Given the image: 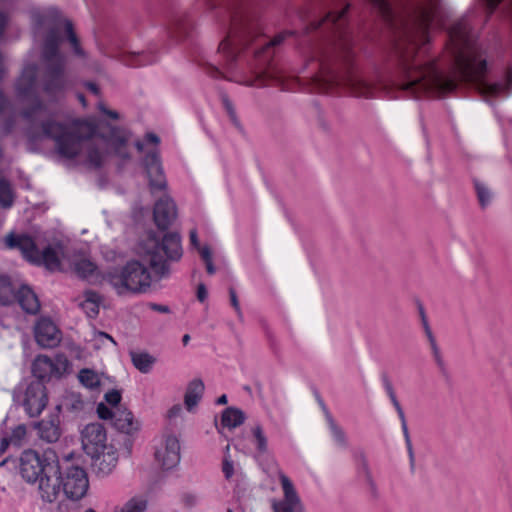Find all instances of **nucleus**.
<instances>
[{
  "label": "nucleus",
  "mask_w": 512,
  "mask_h": 512,
  "mask_svg": "<svg viewBox=\"0 0 512 512\" xmlns=\"http://www.w3.org/2000/svg\"><path fill=\"white\" fill-rule=\"evenodd\" d=\"M244 420V413L237 408L229 407L225 409L222 413V425L229 429H233L240 426L241 424H243Z\"/></svg>",
  "instance_id": "nucleus-26"
},
{
  "label": "nucleus",
  "mask_w": 512,
  "mask_h": 512,
  "mask_svg": "<svg viewBox=\"0 0 512 512\" xmlns=\"http://www.w3.org/2000/svg\"><path fill=\"white\" fill-rule=\"evenodd\" d=\"M16 299L15 288L7 276H0V304L9 305Z\"/></svg>",
  "instance_id": "nucleus-27"
},
{
  "label": "nucleus",
  "mask_w": 512,
  "mask_h": 512,
  "mask_svg": "<svg viewBox=\"0 0 512 512\" xmlns=\"http://www.w3.org/2000/svg\"><path fill=\"white\" fill-rule=\"evenodd\" d=\"M36 429L40 438L50 443L57 441L60 436L59 426L52 420H41Z\"/></svg>",
  "instance_id": "nucleus-25"
},
{
  "label": "nucleus",
  "mask_w": 512,
  "mask_h": 512,
  "mask_svg": "<svg viewBox=\"0 0 512 512\" xmlns=\"http://www.w3.org/2000/svg\"><path fill=\"white\" fill-rule=\"evenodd\" d=\"M223 103H224V106H225V109L227 111V113L229 114V117L231 119V121L236 125L238 126L239 125V122H238V119L236 117V113H235V110L233 108V105L231 104V102L228 100V99H224L223 100Z\"/></svg>",
  "instance_id": "nucleus-47"
},
{
  "label": "nucleus",
  "mask_w": 512,
  "mask_h": 512,
  "mask_svg": "<svg viewBox=\"0 0 512 512\" xmlns=\"http://www.w3.org/2000/svg\"><path fill=\"white\" fill-rule=\"evenodd\" d=\"M162 250L167 258L178 261L183 255L181 238L177 233H167L162 240Z\"/></svg>",
  "instance_id": "nucleus-22"
},
{
  "label": "nucleus",
  "mask_w": 512,
  "mask_h": 512,
  "mask_svg": "<svg viewBox=\"0 0 512 512\" xmlns=\"http://www.w3.org/2000/svg\"><path fill=\"white\" fill-rule=\"evenodd\" d=\"M252 432L256 440L257 450L260 453H265L267 451V438L263 432L262 427L257 425L253 428Z\"/></svg>",
  "instance_id": "nucleus-39"
},
{
  "label": "nucleus",
  "mask_w": 512,
  "mask_h": 512,
  "mask_svg": "<svg viewBox=\"0 0 512 512\" xmlns=\"http://www.w3.org/2000/svg\"><path fill=\"white\" fill-rule=\"evenodd\" d=\"M14 195L8 181L0 178V206L10 208L13 205Z\"/></svg>",
  "instance_id": "nucleus-32"
},
{
  "label": "nucleus",
  "mask_w": 512,
  "mask_h": 512,
  "mask_svg": "<svg viewBox=\"0 0 512 512\" xmlns=\"http://www.w3.org/2000/svg\"><path fill=\"white\" fill-rule=\"evenodd\" d=\"M229 293L232 306L237 311V313L240 314V305L237 299L236 292L234 291V289H230Z\"/></svg>",
  "instance_id": "nucleus-54"
},
{
  "label": "nucleus",
  "mask_w": 512,
  "mask_h": 512,
  "mask_svg": "<svg viewBox=\"0 0 512 512\" xmlns=\"http://www.w3.org/2000/svg\"><path fill=\"white\" fill-rule=\"evenodd\" d=\"M148 501L145 497L137 496L129 499L124 505L116 509V512H145Z\"/></svg>",
  "instance_id": "nucleus-30"
},
{
  "label": "nucleus",
  "mask_w": 512,
  "mask_h": 512,
  "mask_svg": "<svg viewBox=\"0 0 512 512\" xmlns=\"http://www.w3.org/2000/svg\"><path fill=\"white\" fill-rule=\"evenodd\" d=\"M313 81L321 92L328 91L334 85H341L359 97H371L374 93L373 86L356 70H349L344 76L338 77L322 68L321 73L315 76Z\"/></svg>",
  "instance_id": "nucleus-5"
},
{
  "label": "nucleus",
  "mask_w": 512,
  "mask_h": 512,
  "mask_svg": "<svg viewBox=\"0 0 512 512\" xmlns=\"http://www.w3.org/2000/svg\"><path fill=\"white\" fill-rule=\"evenodd\" d=\"M180 442L175 435H166L156 446L155 459L164 470L175 468L181 459Z\"/></svg>",
  "instance_id": "nucleus-11"
},
{
  "label": "nucleus",
  "mask_w": 512,
  "mask_h": 512,
  "mask_svg": "<svg viewBox=\"0 0 512 512\" xmlns=\"http://www.w3.org/2000/svg\"><path fill=\"white\" fill-rule=\"evenodd\" d=\"M63 27H64V29L66 31L68 40L71 43V45H72V47L74 49L75 54L83 55V51L81 50V48L79 46L76 34L73 31L72 22L70 20H67V19L63 20Z\"/></svg>",
  "instance_id": "nucleus-36"
},
{
  "label": "nucleus",
  "mask_w": 512,
  "mask_h": 512,
  "mask_svg": "<svg viewBox=\"0 0 512 512\" xmlns=\"http://www.w3.org/2000/svg\"><path fill=\"white\" fill-rule=\"evenodd\" d=\"M5 243L11 249H19L23 257L34 265L44 266L49 271H58L61 268L59 255L62 252V247L60 244L46 245L40 250L39 246L43 243L39 235L32 237L27 234L14 233L6 236Z\"/></svg>",
  "instance_id": "nucleus-4"
},
{
  "label": "nucleus",
  "mask_w": 512,
  "mask_h": 512,
  "mask_svg": "<svg viewBox=\"0 0 512 512\" xmlns=\"http://www.w3.org/2000/svg\"><path fill=\"white\" fill-rule=\"evenodd\" d=\"M437 14V0H424L418 8L412 26L406 32L407 43L401 52V77L395 86L415 95L427 93L441 96L453 91L459 81H464L485 96L507 95L511 75L499 82L487 79L486 59L466 18L458 20L449 30L451 68L444 70L438 60L429 55V28Z\"/></svg>",
  "instance_id": "nucleus-2"
},
{
  "label": "nucleus",
  "mask_w": 512,
  "mask_h": 512,
  "mask_svg": "<svg viewBox=\"0 0 512 512\" xmlns=\"http://www.w3.org/2000/svg\"><path fill=\"white\" fill-rule=\"evenodd\" d=\"M181 411V408L180 406H175L173 407L171 410H170V416H173L175 415L176 413L180 412Z\"/></svg>",
  "instance_id": "nucleus-63"
},
{
  "label": "nucleus",
  "mask_w": 512,
  "mask_h": 512,
  "mask_svg": "<svg viewBox=\"0 0 512 512\" xmlns=\"http://www.w3.org/2000/svg\"><path fill=\"white\" fill-rule=\"evenodd\" d=\"M61 40L58 23H55L46 36L39 64H26L16 80L15 101L20 112L11 113L0 123L1 132H12L19 119L25 125L24 134L31 150L38 142L49 138L55 141L57 152L67 159H73L86 150L88 162L95 167H99L109 155L127 160L129 133L125 129L103 122L77 121L66 126L46 121L41 123L40 131H36L45 112L39 99L40 91L48 98H54L61 94L65 86V61L58 51Z\"/></svg>",
  "instance_id": "nucleus-1"
},
{
  "label": "nucleus",
  "mask_w": 512,
  "mask_h": 512,
  "mask_svg": "<svg viewBox=\"0 0 512 512\" xmlns=\"http://www.w3.org/2000/svg\"><path fill=\"white\" fill-rule=\"evenodd\" d=\"M9 106L10 105L8 100L6 99L3 92L0 91V116L8 111Z\"/></svg>",
  "instance_id": "nucleus-53"
},
{
  "label": "nucleus",
  "mask_w": 512,
  "mask_h": 512,
  "mask_svg": "<svg viewBox=\"0 0 512 512\" xmlns=\"http://www.w3.org/2000/svg\"><path fill=\"white\" fill-rule=\"evenodd\" d=\"M397 411V414L401 420V427H402V430H403V433H404V436H405V439H406V443H407V446H408V451H409V454H410V458L412 459L413 458V452H412V445H411V441H410V437H409V432H408V427H407V422H406V418H405V414H404V411L402 409V407L400 408V410H396Z\"/></svg>",
  "instance_id": "nucleus-41"
},
{
  "label": "nucleus",
  "mask_w": 512,
  "mask_h": 512,
  "mask_svg": "<svg viewBox=\"0 0 512 512\" xmlns=\"http://www.w3.org/2000/svg\"><path fill=\"white\" fill-rule=\"evenodd\" d=\"M501 3H505L512 13V0H486V6L489 13H492Z\"/></svg>",
  "instance_id": "nucleus-46"
},
{
  "label": "nucleus",
  "mask_w": 512,
  "mask_h": 512,
  "mask_svg": "<svg viewBox=\"0 0 512 512\" xmlns=\"http://www.w3.org/2000/svg\"><path fill=\"white\" fill-rule=\"evenodd\" d=\"M146 141L149 142V143H152L154 144L155 146H157L160 142V139L157 135H155L154 133H148L146 134Z\"/></svg>",
  "instance_id": "nucleus-58"
},
{
  "label": "nucleus",
  "mask_w": 512,
  "mask_h": 512,
  "mask_svg": "<svg viewBox=\"0 0 512 512\" xmlns=\"http://www.w3.org/2000/svg\"><path fill=\"white\" fill-rule=\"evenodd\" d=\"M6 23H7L6 15L0 12V38L2 37V35L4 33Z\"/></svg>",
  "instance_id": "nucleus-59"
},
{
  "label": "nucleus",
  "mask_w": 512,
  "mask_h": 512,
  "mask_svg": "<svg viewBox=\"0 0 512 512\" xmlns=\"http://www.w3.org/2000/svg\"><path fill=\"white\" fill-rule=\"evenodd\" d=\"M204 383L201 379H193L189 382L184 396V403L187 410L194 409L201 400L204 393Z\"/></svg>",
  "instance_id": "nucleus-23"
},
{
  "label": "nucleus",
  "mask_w": 512,
  "mask_h": 512,
  "mask_svg": "<svg viewBox=\"0 0 512 512\" xmlns=\"http://www.w3.org/2000/svg\"><path fill=\"white\" fill-rule=\"evenodd\" d=\"M48 402L46 387L40 381L30 383L24 393L23 407L29 417H37Z\"/></svg>",
  "instance_id": "nucleus-12"
},
{
  "label": "nucleus",
  "mask_w": 512,
  "mask_h": 512,
  "mask_svg": "<svg viewBox=\"0 0 512 512\" xmlns=\"http://www.w3.org/2000/svg\"><path fill=\"white\" fill-rule=\"evenodd\" d=\"M113 425L116 429L126 434H132L140 427L139 422L134 419L130 411L120 408H116Z\"/></svg>",
  "instance_id": "nucleus-21"
},
{
  "label": "nucleus",
  "mask_w": 512,
  "mask_h": 512,
  "mask_svg": "<svg viewBox=\"0 0 512 512\" xmlns=\"http://www.w3.org/2000/svg\"><path fill=\"white\" fill-rule=\"evenodd\" d=\"M27 434V429L24 424L17 425L14 427L11 431V434L9 435L10 442L13 446L20 447Z\"/></svg>",
  "instance_id": "nucleus-35"
},
{
  "label": "nucleus",
  "mask_w": 512,
  "mask_h": 512,
  "mask_svg": "<svg viewBox=\"0 0 512 512\" xmlns=\"http://www.w3.org/2000/svg\"><path fill=\"white\" fill-rule=\"evenodd\" d=\"M151 309L161 313H168L170 311L168 306L152 303L150 304Z\"/></svg>",
  "instance_id": "nucleus-56"
},
{
  "label": "nucleus",
  "mask_w": 512,
  "mask_h": 512,
  "mask_svg": "<svg viewBox=\"0 0 512 512\" xmlns=\"http://www.w3.org/2000/svg\"><path fill=\"white\" fill-rule=\"evenodd\" d=\"M143 165L149 180L151 192L155 193L156 191L166 189L167 182L157 148L146 154Z\"/></svg>",
  "instance_id": "nucleus-13"
},
{
  "label": "nucleus",
  "mask_w": 512,
  "mask_h": 512,
  "mask_svg": "<svg viewBox=\"0 0 512 512\" xmlns=\"http://www.w3.org/2000/svg\"><path fill=\"white\" fill-rule=\"evenodd\" d=\"M208 274L213 275L216 272V268L213 261L205 262Z\"/></svg>",
  "instance_id": "nucleus-60"
},
{
  "label": "nucleus",
  "mask_w": 512,
  "mask_h": 512,
  "mask_svg": "<svg viewBox=\"0 0 512 512\" xmlns=\"http://www.w3.org/2000/svg\"><path fill=\"white\" fill-rule=\"evenodd\" d=\"M228 399H227V396L225 394L221 395L217 400H216V404L218 405H225L227 403Z\"/></svg>",
  "instance_id": "nucleus-62"
},
{
  "label": "nucleus",
  "mask_w": 512,
  "mask_h": 512,
  "mask_svg": "<svg viewBox=\"0 0 512 512\" xmlns=\"http://www.w3.org/2000/svg\"><path fill=\"white\" fill-rule=\"evenodd\" d=\"M420 314H421V317H422V321H423V326H424V329H425V332H426V335L429 339V342L431 344V348H432V351H433V354L435 356V358L437 359V361H440V352H439V348L436 344V340L432 334V331L429 327V324L427 322V319H426V316H425V313H424V310L423 308H420Z\"/></svg>",
  "instance_id": "nucleus-38"
},
{
  "label": "nucleus",
  "mask_w": 512,
  "mask_h": 512,
  "mask_svg": "<svg viewBox=\"0 0 512 512\" xmlns=\"http://www.w3.org/2000/svg\"><path fill=\"white\" fill-rule=\"evenodd\" d=\"M16 299L21 308L29 314H36L40 309V302L37 295L27 285H21L19 287Z\"/></svg>",
  "instance_id": "nucleus-20"
},
{
  "label": "nucleus",
  "mask_w": 512,
  "mask_h": 512,
  "mask_svg": "<svg viewBox=\"0 0 512 512\" xmlns=\"http://www.w3.org/2000/svg\"><path fill=\"white\" fill-rule=\"evenodd\" d=\"M38 483V495L43 503L52 504L56 502L60 495V479L59 472L44 475Z\"/></svg>",
  "instance_id": "nucleus-17"
},
{
  "label": "nucleus",
  "mask_w": 512,
  "mask_h": 512,
  "mask_svg": "<svg viewBox=\"0 0 512 512\" xmlns=\"http://www.w3.org/2000/svg\"><path fill=\"white\" fill-rule=\"evenodd\" d=\"M382 384L394 408L396 410H400L401 405L396 397L393 385L387 375L382 376Z\"/></svg>",
  "instance_id": "nucleus-40"
},
{
  "label": "nucleus",
  "mask_w": 512,
  "mask_h": 512,
  "mask_svg": "<svg viewBox=\"0 0 512 512\" xmlns=\"http://www.w3.org/2000/svg\"><path fill=\"white\" fill-rule=\"evenodd\" d=\"M286 35H288V33H281V34L275 36L272 40H270L268 42H265V44L263 46V50L267 49V48H269L271 46H275V45L280 44L284 40Z\"/></svg>",
  "instance_id": "nucleus-49"
},
{
  "label": "nucleus",
  "mask_w": 512,
  "mask_h": 512,
  "mask_svg": "<svg viewBox=\"0 0 512 512\" xmlns=\"http://www.w3.org/2000/svg\"><path fill=\"white\" fill-rule=\"evenodd\" d=\"M78 379L80 383L88 389L98 388L101 383L99 374L88 368H84L79 371Z\"/></svg>",
  "instance_id": "nucleus-29"
},
{
  "label": "nucleus",
  "mask_w": 512,
  "mask_h": 512,
  "mask_svg": "<svg viewBox=\"0 0 512 512\" xmlns=\"http://www.w3.org/2000/svg\"><path fill=\"white\" fill-rule=\"evenodd\" d=\"M98 109L100 110L101 113H103L104 115H106L107 117H109L111 119L116 120L119 118V115L116 111L108 110L103 103L98 104Z\"/></svg>",
  "instance_id": "nucleus-51"
},
{
  "label": "nucleus",
  "mask_w": 512,
  "mask_h": 512,
  "mask_svg": "<svg viewBox=\"0 0 512 512\" xmlns=\"http://www.w3.org/2000/svg\"><path fill=\"white\" fill-rule=\"evenodd\" d=\"M252 33V27L248 23L233 21L227 36L219 44V51L228 53L229 57L233 58L234 48L232 49V45H246Z\"/></svg>",
  "instance_id": "nucleus-14"
},
{
  "label": "nucleus",
  "mask_w": 512,
  "mask_h": 512,
  "mask_svg": "<svg viewBox=\"0 0 512 512\" xmlns=\"http://www.w3.org/2000/svg\"><path fill=\"white\" fill-rule=\"evenodd\" d=\"M475 189L480 205L482 207L488 206L492 198L490 190L486 187L484 183H481L479 181H475Z\"/></svg>",
  "instance_id": "nucleus-37"
},
{
  "label": "nucleus",
  "mask_w": 512,
  "mask_h": 512,
  "mask_svg": "<svg viewBox=\"0 0 512 512\" xmlns=\"http://www.w3.org/2000/svg\"><path fill=\"white\" fill-rule=\"evenodd\" d=\"M31 17L34 25L38 28L45 23L46 18L57 20L60 17V12L56 7H49L43 12L40 10L32 11Z\"/></svg>",
  "instance_id": "nucleus-31"
},
{
  "label": "nucleus",
  "mask_w": 512,
  "mask_h": 512,
  "mask_svg": "<svg viewBox=\"0 0 512 512\" xmlns=\"http://www.w3.org/2000/svg\"><path fill=\"white\" fill-rule=\"evenodd\" d=\"M115 413H116V409L110 408V407L106 406L104 403H99L97 406V414H98L99 418H101V419H104V420L110 419L113 422Z\"/></svg>",
  "instance_id": "nucleus-43"
},
{
  "label": "nucleus",
  "mask_w": 512,
  "mask_h": 512,
  "mask_svg": "<svg viewBox=\"0 0 512 512\" xmlns=\"http://www.w3.org/2000/svg\"><path fill=\"white\" fill-rule=\"evenodd\" d=\"M153 214L157 227L165 230L177 217L175 203L169 197L162 198L155 203Z\"/></svg>",
  "instance_id": "nucleus-18"
},
{
  "label": "nucleus",
  "mask_w": 512,
  "mask_h": 512,
  "mask_svg": "<svg viewBox=\"0 0 512 512\" xmlns=\"http://www.w3.org/2000/svg\"><path fill=\"white\" fill-rule=\"evenodd\" d=\"M348 9V6H346L344 9H342L339 12H329L325 18V21H330L332 23H335L337 20L342 18L344 14L346 13Z\"/></svg>",
  "instance_id": "nucleus-48"
},
{
  "label": "nucleus",
  "mask_w": 512,
  "mask_h": 512,
  "mask_svg": "<svg viewBox=\"0 0 512 512\" xmlns=\"http://www.w3.org/2000/svg\"><path fill=\"white\" fill-rule=\"evenodd\" d=\"M73 270L78 277L87 280L91 284L102 285L107 283V273L102 274L96 264L88 258L82 257L75 260Z\"/></svg>",
  "instance_id": "nucleus-16"
},
{
  "label": "nucleus",
  "mask_w": 512,
  "mask_h": 512,
  "mask_svg": "<svg viewBox=\"0 0 512 512\" xmlns=\"http://www.w3.org/2000/svg\"><path fill=\"white\" fill-rule=\"evenodd\" d=\"M385 16L386 18H390L392 16V8L388 0H370Z\"/></svg>",
  "instance_id": "nucleus-44"
},
{
  "label": "nucleus",
  "mask_w": 512,
  "mask_h": 512,
  "mask_svg": "<svg viewBox=\"0 0 512 512\" xmlns=\"http://www.w3.org/2000/svg\"><path fill=\"white\" fill-rule=\"evenodd\" d=\"M59 479L65 497L71 501H79L88 492L89 479L85 469L65 460L58 465Z\"/></svg>",
  "instance_id": "nucleus-7"
},
{
  "label": "nucleus",
  "mask_w": 512,
  "mask_h": 512,
  "mask_svg": "<svg viewBox=\"0 0 512 512\" xmlns=\"http://www.w3.org/2000/svg\"><path fill=\"white\" fill-rule=\"evenodd\" d=\"M326 417H327L329 429H330V432H331V435H332L334 441L340 446H345L346 445L345 433L343 432V430L340 427H338L336 425L332 416L327 411H326Z\"/></svg>",
  "instance_id": "nucleus-34"
},
{
  "label": "nucleus",
  "mask_w": 512,
  "mask_h": 512,
  "mask_svg": "<svg viewBox=\"0 0 512 512\" xmlns=\"http://www.w3.org/2000/svg\"><path fill=\"white\" fill-rule=\"evenodd\" d=\"M9 445H12L9 437H3L1 439V443H0V455H2L3 453L6 452Z\"/></svg>",
  "instance_id": "nucleus-55"
},
{
  "label": "nucleus",
  "mask_w": 512,
  "mask_h": 512,
  "mask_svg": "<svg viewBox=\"0 0 512 512\" xmlns=\"http://www.w3.org/2000/svg\"><path fill=\"white\" fill-rule=\"evenodd\" d=\"M83 297L84 300L80 303L81 309L89 318H96L102 304V297L92 290L85 291Z\"/></svg>",
  "instance_id": "nucleus-24"
},
{
  "label": "nucleus",
  "mask_w": 512,
  "mask_h": 512,
  "mask_svg": "<svg viewBox=\"0 0 512 512\" xmlns=\"http://www.w3.org/2000/svg\"><path fill=\"white\" fill-rule=\"evenodd\" d=\"M190 241H191V244L195 248H198V249L200 248L199 240H198V234H197V231L195 229L190 231Z\"/></svg>",
  "instance_id": "nucleus-57"
},
{
  "label": "nucleus",
  "mask_w": 512,
  "mask_h": 512,
  "mask_svg": "<svg viewBox=\"0 0 512 512\" xmlns=\"http://www.w3.org/2000/svg\"><path fill=\"white\" fill-rule=\"evenodd\" d=\"M36 342L44 348L56 347L61 341V331L49 318H40L34 327Z\"/></svg>",
  "instance_id": "nucleus-15"
},
{
  "label": "nucleus",
  "mask_w": 512,
  "mask_h": 512,
  "mask_svg": "<svg viewBox=\"0 0 512 512\" xmlns=\"http://www.w3.org/2000/svg\"><path fill=\"white\" fill-rule=\"evenodd\" d=\"M78 99L81 102V104L85 107L86 106V100L83 94L78 95Z\"/></svg>",
  "instance_id": "nucleus-64"
},
{
  "label": "nucleus",
  "mask_w": 512,
  "mask_h": 512,
  "mask_svg": "<svg viewBox=\"0 0 512 512\" xmlns=\"http://www.w3.org/2000/svg\"><path fill=\"white\" fill-rule=\"evenodd\" d=\"M208 297V292L206 286L203 283H200L197 287V299L200 302H205Z\"/></svg>",
  "instance_id": "nucleus-50"
},
{
  "label": "nucleus",
  "mask_w": 512,
  "mask_h": 512,
  "mask_svg": "<svg viewBox=\"0 0 512 512\" xmlns=\"http://www.w3.org/2000/svg\"><path fill=\"white\" fill-rule=\"evenodd\" d=\"M87 88H88L92 93H94L95 95H98V93H99V89H98V87L96 86V84H94V83H87Z\"/></svg>",
  "instance_id": "nucleus-61"
},
{
  "label": "nucleus",
  "mask_w": 512,
  "mask_h": 512,
  "mask_svg": "<svg viewBox=\"0 0 512 512\" xmlns=\"http://www.w3.org/2000/svg\"><path fill=\"white\" fill-rule=\"evenodd\" d=\"M133 365L142 373H148L152 369L155 359L148 353H130Z\"/></svg>",
  "instance_id": "nucleus-28"
},
{
  "label": "nucleus",
  "mask_w": 512,
  "mask_h": 512,
  "mask_svg": "<svg viewBox=\"0 0 512 512\" xmlns=\"http://www.w3.org/2000/svg\"><path fill=\"white\" fill-rule=\"evenodd\" d=\"M92 342V346L94 349H101L106 345V343H111L113 345H117L116 341L109 334L102 331H93L92 338L90 340Z\"/></svg>",
  "instance_id": "nucleus-33"
},
{
  "label": "nucleus",
  "mask_w": 512,
  "mask_h": 512,
  "mask_svg": "<svg viewBox=\"0 0 512 512\" xmlns=\"http://www.w3.org/2000/svg\"><path fill=\"white\" fill-rule=\"evenodd\" d=\"M105 400L112 405V408H119L118 404L121 401V394L117 390H111L105 394Z\"/></svg>",
  "instance_id": "nucleus-45"
},
{
  "label": "nucleus",
  "mask_w": 512,
  "mask_h": 512,
  "mask_svg": "<svg viewBox=\"0 0 512 512\" xmlns=\"http://www.w3.org/2000/svg\"><path fill=\"white\" fill-rule=\"evenodd\" d=\"M81 443L83 450L90 457L98 456L110 446L107 445L106 430L100 423H90L82 429Z\"/></svg>",
  "instance_id": "nucleus-10"
},
{
  "label": "nucleus",
  "mask_w": 512,
  "mask_h": 512,
  "mask_svg": "<svg viewBox=\"0 0 512 512\" xmlns=\"http://www.w3.org/2000/svg\"><path fill=\"white\" fill-rule=\"evenodd\" d=\"M152 272L138 260L128 261L122 268L107 272V283L119 296L146 293L153 282H158L170 273L166 261L156 253H151L147 260Z\"/></svg>",
  "instance_id": "nucleus-3"
},
{
  "label": "nucleus",
  "mask_w": 512,
  "mask_h": 512,
  "mask_svg": "<svg viewBox=\"0 0 512 512\" xmlns=\"http://www.w3.org/2000/svg\"><path fill=\"white\" fill-rule=\"evenodd\" d=\"M222 472L227 480L231 479L235 473L234 462L230 455H224L222 462Z\"/></svg>",
  "instance_id": "nucleus-42"
},
{
  "label": "nucleus",
  "mask_w": 512,
  "mask_h": 512,
  "mask_svg": "<svg viewBox=\"0 0 512 512\" xmlns=\"http://www.w3.org/2000/svg\"><path fill=\"white\" fill-rule=\"evenodd\" d=\"M283 498L273 499L271 506L273 512H303L302 500L290 478L282 471L278 472Z\"/></svg>",
  "instance_id": "nucleus-9"
},
{
  "label": "nucleus",
  "mask_w": 512,
  "mask_h": 512,
  "mask_svg": "<svg viewBox=\"0 0 512 512\" xmlns=\"http://www.w3.org/2000/svg\"><path fill=\"white\" fill-rule=\"evenodd\" d=\"M91 458L97 474L103 476L110 474L118 462L117 452L113 446H109L104 452Z\"/></svg>",
  "instance_id": "nucleus-19"
},
{
  "label": "nucleus",
  "mask_w": 512,
  "mask_h": 512,
  "mask_svg": "<svg viewBox=\"0 0 512 512\" xmlns=\"http://www.w3.org/2000/svg\"><path fill=\"white\" fill-rule=\"evenodd\" d=\"M58 472V462L52 451L39 453L35 450H25L20 457V473L28 483H36L48 473Z\"/></svg>",
  "instance_id": "nucleus-6"
},
{
  "label": "nucleus",
  "mask_w": 512,
  "mask_h": 512,
  "mask_svg": "<svg viewBox=\"0 0 512 512\" xmlns=\"http://www.w3.org/2000/svg\"><path fill=\"white\" fill-rule=\"evenodd\" d=\"M200 255L204 262L213 261L212 260V252L208 246H203L199 248Z\"/></svg>",
  "instance_id": "nucleus-52"
},
{
  "label": "nucleus",
  "mask_w": 512,
  "mask_h": 512,
  "mask_svg": "<svg viewBox=\"0 0 512 512\" xmlns=\"http://www.w3.org/2000/svg\"><path fill=\"white\" fill-rule=\"evenodd\" d=\"M70 369V362L62 355H56L54 359L45 355L37 356L32 364V373L39 380L61 378Z\"/></svg>",
  "instance_id": "nucleus-8"
}]
</instances>
